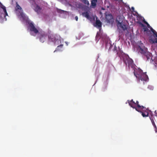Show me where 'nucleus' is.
<instances>
[{
	"instance_id": "nucleus-10",
	"label": "nucleus",
	"mask_w": 157,
	"mask_h": 157,
	"mask_svg": "<svg viewBox=\"0 0 157 157\" xmlns=\"http://www.w3.org/2000/svg\"><path fill=\"white\" fill-rule=\"evenodd\" d=\"M39 36L40 41L42 43L44 41L47 37V36L44 33L40 34Z\"/></svg>"
},
{
	"instance_id": "nucleus-18",
	"label": "nucleus",
	"mask_w": 157,
	"mask_h": 157,
	"mask_svg": "<svg viewBox=\"0 0 157 157\" xmlns=\"http://www.w3.org/2000/svg\"><path fill=\"white\" fill-rule=\"evenodd\" d=\"M101 36L100 35V32H98L95 37V40L98 41L99 40Z\"/></svg>"
},
{
	"instance_id": "nucleus-3",
	"label": "nucleus",
	"mask_w": 157,
	"mask_h": 157,
	"mask_svg": "<svg viewBox=\"0 0 157 157\" xmlns=\"http://www.w3.org/2000/svg\"><path fill=\"white\" fill-rule=\"evenodd\" d=\"M48 39L49 41L52 42L56 45L58 44L60 42L58 39V36L56 34L52 33L50 30L48 31Z\"/></svg>"
},
{
	"instance_id": "nucleus-16",
	"label": "nucleus",
	"mask_w": 157,
	"mask_h": 157,
	"mask_svg": "<svg viewBox=\"0 0 157 157\" xmlns=\"http://www.w3.org/2000/svg\"><path fill=\"white\" fill-rule=\"evenodd\" d=\"M41 9L38 5H36L34 9V10L38 13L40 11Z\"/></svg>"
},
{
	"instance_id": "nucleus-26",
	"label": "nucleus",
	"mask_w": 157,
	"mask_h": 157,
	"mask_svg": "<svg viewBox=\"0 0 157 157\" xmlns=\"http://www.w3.org/2000/svg\"><path fill=\"white\" fill-rule=\"evenodd\" d=\"M147 26L148 28H149L150 29L151 28V27L148 24H147Z\"/></svg>"
},
{
	"instance_id": "nucleus-19",
	"label": "nucleus",
	"mask_w": 157,
	"mask_h": 157,
	"mask_svg": "<svg viewBox=\"0 0 157 157\" xmlns=\"http://www.w3.org/2000/svg\"><path fill=\"white\" fill-rule=\"evenodd\" d=\"M82 2L85 4L89 5V3L88 0H81Z\"/></svg>"
},
{
	"instance_id": "nucleus-5",
	"label": "nucleus",
	"mask_w": 157,
	"mask_h": 157,
	"mask_svg": "<svg viewBox=\"0 0 157 157\" xmlns=\"http://www.w3.org/2000/svg\"><path fill=\"white\" fill-rule=\"evenodd\" d=\"M127 102L128 103L130 106L132 108L135 109L138 112H140V109H146V108L143 106H140L139 104V102L136 101L135 103L133 101V100L132 99L131 101L128 100Z\"/></svg>"
},
{
	"instance_id": "nucleus-4",
	"label": "nucleus",
	"mask_w": 157,
	"mask_h": 157,
	"mask_svg": "<svg viewBox=\"0 0 157 157\" xmlns=\"http://www.w3.org/2000/svg\"><path fill=\"white\" fill-rule=\"evenodd\" d=\"M146 73V72H143V71L140 69H138L137 73L135 72H134L135 76L139 79L145 81L148 80L149 79Z\"/></svg>"
},
{
	"instance_id": "nucleus-14",
	"label": "nucleus",
	"mask_w": 157,
	"mask_h": 157,
	"mask_svg": "<svg viewBox=\"0 0 157 157\" xmlns=\"http://www.w3.org/2000/svg\"><path fill=\"white\" fill-rule=\"evenodd\" d=\"M95 24L97 26H98L99 28L101 27L102 23L99 20H97L96 21Z\"/></svg>"
},
{
	"instance_id": "nucleus-30",
	"label": "nucleus",
	"mask_w": 157,
	"mask_h": 157,
	"mask_svg": "<svg viewBox=\"0 0 157 157\" xmlns=\"http://www.w3.org/2000/svg\"><path fill=\"white\" fill-rule=\"evenodd\" d=\"M144 23L146 24L147 25L148 24V23L147 21H145Z\"/></svg>"
},
{
	"instance_id": "nucleus-33",
	"label": "nucleus",
	"mask_w": 157,
	"mask_h": 157,
	"mask_svg": "<svg viewBox=\"0 0 157 157\" xmlns=\"http://www.w3.org/2000/svg\"><path fill=\"white\" fill-rule=\"evenodd\" d=\"M120 1H122V0H120Z\"/></svg>"
},
{
	"instance_id": "nucleus-12",
	"label": "nucleus",
	"mask_w": 157,
	"mask_h": 157,
	"mask_svg": "<svg viewBox=\"0 0 157 157\" xmlns=\"http://www.w3.org/2000/svg\"><path fill=\"white\" fill-rule=\"evenodd\" d=\"M105 18L108 21L110 22L111 21V20L113 19V17L112 15L111 14H109L107 15L106 16Z\"/></svg>"
},
{
	"instance_id": "nucleus-2",
	"label": "nucleus",
	"mask_w": 157,
	"mask_h": 157,
	"mask_svg": "<svg viewBox=\"0 0 157 157\" xmlns=\"http://www.w3.org/2000/svg\"><path fill=\"white\" fill-rule=\"evenodd\" d=\"M136 48L139 52L146 56L147 59H150L151 54L147 51V48L145 47L142 43H140Z\"/></svg>"
},
{
	"instance_id": "nucleus-1",
	"label": "nucleus",
	"mask_w": 157,
	"mask_h": 157,
	"mask_svg": "<svg viewBox=\"0 0 157 157\" xmlns=\"http://www.w3.org/2000/svg\"><path fill=\"white\" fill-rule=\"evenodd\" d=\"M117 54L120 58H121V57L123 58L124 62L126 65H128V66L129 67H130L132 68L133 67V61L128 56L124 55V53L123 52L120 50L117 52Z\"/></svg>"
},
{
	"instance_id": "nucleus-20",
	"label": "nucleus",
	"mask_w": 157,
	"mask_h": 157,
	"mask_svg": "<svg viewBox=\"0 0 157 157\" xmlns=\"http://www.w3.org/2000/svg\"><path fill=\"white\" fill-rule=\"evenodd\" d=\"M57 12L58 13H62L64 12V11L60 9H57Z\"/></svg>"
},
{
	"instance_id": "nucleus-11",
	"label": "nucleus",
	"mask_w": 157,
	"mask_h": 157,
	"mask_svg": "<svg viewBox=\"0 0 157 157\" xmlns=\"http://www.w3.org/2000/svg\"><path fill=\"white\" fill-rule=\"evenodd\" d=\"M0 6L3 10V11L4 13V17L5 18L6 16H8V13L7 12L6 10V7L4 6L0 2Z\"/></svg>"
},
{
	"instance_id": "nucleus-17",
	"label": "nucleus",
	"mask_w": 157,
	"mask_h": 157,
	"mask_svg": "<svg viewBox=\"0 0 157 157\" xmlns=\"http://www.w3.org/2000/svg\"><path fill=\"white\" fill-rule=\"evenodd\" d=\"M141 109H140V112L141 113L143 117H144L148 116L149 113L148 112H146V111H145L144 112H142L141 111Z\"/></svg>"
},
{
	"instance_id": "nucleus-22",
	"label": "nucleus",
	"mask_w": 157,
	"mask_h": 157,
	"mask_svg": "<svg viewBox=\"0 0 157 157\" xmlns=\"http://www.w3.org/2000/svg\"><path fill=\"white\" fill-rule=\"evenodd\" d=\"M143 29L144 32H147V30H148V29L146 26L143 28Z\"/></svg>"
},
{
	"instance_id": "nucleus-24",
	"label": "nucleus",
	"mask_w": 157,
	"mask_h": 157,
	"mask_svg": "<svg viewBox=\"0 0 157 157\" xmlns=\"http://www.w3.org/2000/svg\"><path fill=\"white\" fill-rule=\"evenodd\" d=\"M139 24L141 25L142 27L144 28L145 26L141 22H139Z\"/></svg>"
},
{
	"instance_id": "nucleus-21",
	"label": "nucleus",
	"mask_w": 157,
	"mask_h": 157,
	"mask_svg": "<svg viewBox=\"0 0 157 157\" xmlns=\"http://www.w3.org/2000/svg\"><path fill=\"white\" fill-rule=\"evenodd\" d=\"M150 119L151 121V123H152V124L153 125H155V122L154 121V120H153V119L152 118H151V117H150Z\"/></svg>"
},
{
	"instance_id": "nucleus-32",
	"label": "nucleus",
	"mask_w": 157,
	"mask_h": 157,
	"mask_svg": "<svg viewBox=\"0 0 157 157\" xmlns=\"http://www.w3.org/2000/svg\"><path fill=\"white\" fill-rule=\"evenodd\" d=\"M155 132H157V129H155Z\"/></svg>"
},
{
	"instance_id": "nucleus-25",
	"label": "nucleus",
	"mask_w": 157,
	"mask_h": 157,
	"mask_svg": "<svg viewBox=\"0 0 157 157\" xmlns=\"http://www.w3.org/2000/svg\"><path fill=\"white\" fill-rule=\"evenodd\" d=\"M147 34H149L150 33H151V31L149 30L148 29V30H147Z\"/></svg>"
},
{
	"instance_id": "nucleus-31",
	"label": "nucleus",
	"mask_w": 157,
	"mask_h": 157,
	"mask_svg": "<svg viewBox=\"0 0 157 157\" xmlns=\"http://www.w3.org/2000/svg\"><path fill=\"white\" fill-rule=\"evenodd\" d=\"M143 22L144 23L145 21H145V20L144 19L143 20Z\"/></svg>"
},
{
	"instance_id": "nucleus-13",
	"label": "nucleus",
	"mask_w": 157,
	"mask_h": 157,
	"mask_svg": "<svg viewBox=\"0 0 157 157\" xmlns=\"http://www.w3.org/2000/svg\"><path fill=\"white\" fill-rule=\"evenodd\" d=\"M91 6L93 8H95L96 5L97 0H91Z\"/></svg>"
},
{
	"instance_id": "nucleus-28",
	"label": "nucleus",
	"mask_w": 157,
	"mask_h": 157,
	"mask_svg": "<svg viewBox=\"0 0 157 157\" xmlns=\"http://www.w3.org/2000/svg\"><path fill=\"white\" fill-rule=\"evenodd\" d=\"M131 9L133 11H134V8L133 7H131Z\"/></svg>"
},
{
	"instance_id": "nucleus-7",
	"label": "nucleus",
	"mask_w": 157,
	"mask_h": 157,
	"mask_svg": "<svg viewBox=\"0 0 157 157\" xmlns=\"http://www.w3.org/2000/svg\"><path fill=\"white\" fill-rule=\"evenodd\" d=\"M29 25L30 30L31 32H33L36 34L39 33V30L36 28L32 22L29 23Z\"/></svg>"
},
{
	"instance_id": "nucleus-6",
	"label": "nucleus",
	"mask_w": 157,
	"mask_h": 157,
	"mask_svg": "<svg viewBox=\"0 0 157 157\" xmlns=\"http://www.w3.org/2000/svg\"><path fill=\"white\" fill-rule=\"evenodd\" d=\"M16 6L15 7V10L16 13L19 16H21L23 20L25 18V14L23 12V10L21 7L18 5L17 2H16Z\"/></svg>"
},
{
	"instance_id": "nucleus-29",
	"label": "nucleus",
	"mask_w": 157,
	"mask_h": 157,
	"mask_svg": "<svg viewBox=\"0 0 157 157\" xmlns=\"http://www.w3.org/2000/svg\"><path fill=\"white\" fill-rule=\"evenodd\" d=\"M153 126H154V127H155V129H157V127H156V126L155 124V125H153Z\"/></svg>"
},
{
	"instance_id": "nucleus-23",
	"label": "nucleus",
	"mask_w": 157,
	"mask_h": 157,
	"mask_svg": "<svg viewBox=\"0 0 157 157\" xmlns=\"http://www.w3.org/2000/svg\"><path fill=\"white\" fill-rule=\"evenodd\" d=\"M63 44H60L57 47V48H56V49H57V50H58L59 49V48H62L63 47Z\"/></svg>"
},
{
	"instance_id": "nucleus-27",
	"label": "nucleus",
	"mask_w": 157,
	"mask_h": 157,
	"mask_svg": "<svg viewBox=\"0 0 157 157\" xmlns=\"http://www.w3.org/2000/svg\"><path fill=\"white\" fill-rule=\"evenodd\" d=\"M75 20L76 21H78V17L76 16L75 17Z\"/></svg>"
},
{
	"instance_id": "nucleus-9",
	"label": "nucleus",
	"mask_w": 157,
	"mask_h": 157,
	"mask_svg": "<svg viewBox=\"0 0 157 157\" xmlns=\"http://www.w3.org/2000/svg\"><path fill=\"white\" fill-rule=\"evenodd\" d=\"M117 26L119 29H121L123 31H125L127 29L126 25H125L124 23L122 22H120L118 21L117 23Z\"/></svg>"
},
{
	"instance_id": "nucleus-8",
	"label": "nucleus",
	"mask_w": 157,
	"mask_h": 157,
	"mask_svg": "<svg viewBox=\"0 0 157 157\" xmlns=\"http://www.w3.org/2000/svg\"><path fill=\"white\" fill-rule=\"evenodd\" d=\"M151 31L153 33L152 35H151L150 36L149 40H152L155 42H156L157 40L155 39V37H157V33L151 27L150 28Z\"/></svg>"
},
{
	"instance_id": "nucleus-15",
	"label": "nucleus",
	"mask_w": 157,
	"mask_h": 157,
	"mask_svg": "<svg viewBox=\"0 0 157 157\" xmlns=\"http://www.w3.org/2000/svg\"><path fill=\"white\" fill-rule=\"evenodd\" d=\"M83 16L86 17L87 19H90V16L88 12H86L82 13Z\"/></svg>"
}]
</instances>
